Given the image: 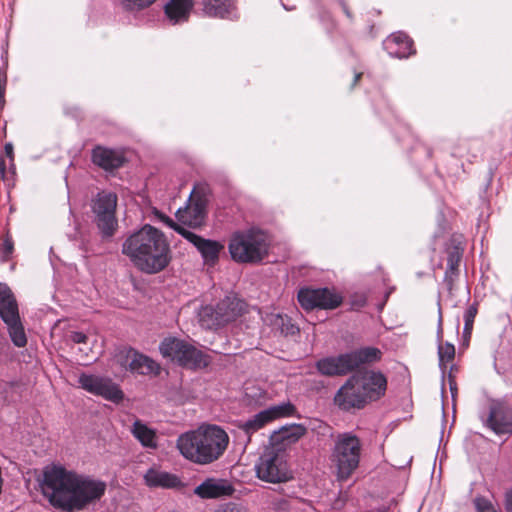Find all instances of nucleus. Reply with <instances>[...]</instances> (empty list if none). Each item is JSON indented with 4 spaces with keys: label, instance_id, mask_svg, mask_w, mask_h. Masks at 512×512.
Masks as SVG:
<instances>
[{
    "label": "nucleus",
    "instance_id": "obj_5",
    "mask_svg": "<svg viewBox=\"0 0 512 512\" xmlns=\"http://www.w3.org/2000/svg\"><path fill=\"white\" fill-rule=\"evenodd\" d=\"M380 354L381 352L377 348L365 347L337 356L321 358L316 362L315 367L323 376H344L363 364L377 361L380 358Z\"/></svg>",
    "mask_w": 512,
    "mask_h": 512
},
{
    "label": "nucleus",
    "instance_id": "obj_28",
    "mask_svg": "<svg viewBox=\"0 0 512 512\" xmlns=\"http://www.w3.org/2000/svg\"><path fill=\"white\" fill-rule=\"evenodd\" d=\"M131 432L133 436L146 448L155 449L157 447L156 431L149 428L140 420L133 423Z\"/></svg>",
    "mask_w": 512,
    "mask_h": 512
},
{
    "label": "nucleus",
    "instance_id": "obj_16",
    "mask_svg": "<svg viewBox=\"0 0 512 512\" xmlns=\"http://www.w3.org/2000/svg\"><path fill=\"white\" fill-rule=\"evenodd\" d=\"M177 448L181 455L191 462L201 465L209 464L205 451L202 449L200 434L197 430L180 435L177 439Z\"/></svg>",
    "mask_w": 512,
    "mask_h": 512
},
{
    "label": "nucleus",
    "instance_id": "obj_35",
    "mask_svg": "<svg viewBox=\"0 0 512 512\" xmlns=\"http://www.w3.org/2000/svg\"><path fill=\"white\" fill-rule=\"evenodd\" d=\"M175 231L182 235L189 242H191L195 247L202 240V237L198 236L197 234L191 232L190 230L186 229L181 225H175Z\"/></svg>",
    "mask_w": 512,
    "mask_h": 512
},
{
    "label": "nucleus",
    "instance_id": "obj_19",
    "mask_svg": "<svg viewBox=\"0 0 512 512\" xmlns=\"http://www.w3.org/2000/svg\"><path fill=\"white\" fill-rule=\"evenodd\" d=\"M234 488L228 480L207 478L194 489V494L202 499H214L230 496Z\"/></svg>",
    "mask_w": 512,
    "mask_h": 512
},
{
    "label": "nucleus",
    "instance_id": "obj_14",
    "mask_svg": "<svg viewBox=\"0 0 512 512\" xmlns=\"http://www.w3.org/2000/svg\"><path fill=\"white\" fill-rule=\"evenodd\" d=\"M78 382L89 393L101 396L114 403H119L124 398V394L119 386L108 378L81 374Z\"/></svg>",
    "mask_w": 512,
    "mask_h": 512
},
{
    "label": "nucleus",
    "instance_id": "obj_26",
    "mask_svg": "<svg viewBox=\"0 0 512 512\" xmlns=\"http://www.w3.org/2000/svg\"><path fill=\"white\" fill-rule=\"evenodd\" d=\"M203 12L211 17H231L235 9L234 0H202Z\"/></svg>",
    "mask_w": 512,
    "mask_h": 512
},
{
    "label": "nucleus",
    "instance_id": "obj_20",
    "mask_svg": "<svg viewBox=\"0 0 512 512\" xmlns=\"http://www.w3.org/2000/svg\"><path fill=\"white\" fill-rule=\"evenodd\" d=\"M384 47L391 56L397 58H406L414 53L412 39L402 32L391 34L384 41Z\"/></svg>",
    "mask_w": 512,
    "mask_h": 512
},
{
    "label": "nucleus",
    "instance_id": "obj_12",
    "mask_svg": "<svg viewBox=\"0 0 512 512\" xmlns=\"http://www.w3.org/2000/svg\"><path fill=\"white\" fill-rule=\"evenodd\" d=\"M197 432L200 434L201 446L205 451L208 463L218 460L228 447V434L216 425L200 427Z\"/></svg>",
    "mask_w": 512,
    "mask_h": 512
},
{
    "label": "nucleus",
    "instance_id": "obj_34",
    "mask_svg": "<svg viewBox=\"0 0 512 512\" xmlns=\"http://www.w3.org/2000/svg\"><path fill=\"white\" fill-rule=\"evenodd\" d=\"M474 505L477 512H497L494 504L485 497H476Z\"/></svg>",
    "mask_w": 512,
    "mask_h": 512
},
{
    "label": "nucleus",
    "instance_id": "obj_13",
    "mask_svg": "<svg viewBox=\"0 0 512 512\" xmlns=\"http://www.w3.org/2000/svg\"><path fill=\"white\" fill-rule=\"evenodd\" d=\"M298 301L305 310L335 309L341 304L342 298L328 288H303L298 292Z\"/></svg>",
    "mask_w": 512,
    "mask_h": 512
},
{
    "label": "nucleus",
    "instance_id": "obj_23",
    "mask_svg": "<svg viewBox=\"0 0 512 512\" xmlns=\"http://www.w3.org/2000/svg\"><path fill=\"white\" fill-rule=\"evenodd\" d=\"M216 311L221 326L235 320L244 309V303L234 297H225L216 304Z\"/></svg>",
    "mask_w": 512,
    "mask_h": 512
},
{
    "label": "nucleus",
    "instance_id": "obj_42",
    "mask_svg": "<svg viewBox=\"0 0 512 512\" xmlns=\"http://www.w3.org/2000/svg\"><path fill=\"white\" fill-rule=\"evenodd\" d=\"M362 76V73H356L353 81V86L357 84V82L360 80Z\"/></svg>",
    "mask_w": 512,
    "mask_h": 512
},
{
    "label": "nucleus",
    "instance_id": "obj_27",
    "mask_svg": "<svg viewBox=\"0 0 512 512\" xmlns=\"http://www.w3.org/2000/svg\"><path fill=\"white\" fill-rule=\"evenodd\" d=\"M462 258V253L458 248H453L448 252L447 268L444 276V284L449 292L454 288V284L459 277V264Z\"/></svg>",
    "mask_w": 512,
    "mask_h": 512
},
{
    "label": "nucleus",
    "instance_id": "obj_21",
    "mask_svg": "<svg viewBox=\"0 0 512 512\" xmlns=\"http://www.w3.org/2000/svg\"><path fill=\"white\" fill-rule=\"evenodd\" d=\"M124 160L121 153L112 149L97 146L92 151L93 163L106 171H113L120 168Z\"/></svg>",
    "mask_w": 512,
    "mask_h": 512
},
{
    "label": "nucleus",
    "instance_id": "obj_22",
    "mask_svg": "<svg viewBox=\"0 0 512 512\" xmlns=\"http://www.w3.org/2000/svg\"><path fill=\"white\" fill-rule=\"evenodd\" d=\"M146 485L149 487L178 488L182 486L181 480L174 474L152 467L144 475Z\"/></svg>",
    "mask_w": 512,
    "mask_h": 512
},
{
    "label": "nucleus",
    "instance_id": "obj_40",
    "mask_svg": "<svg viewBox=\"0 0 512 512\" xmlns=\"http://www.w3.org/2000/svg\"><path fill=\"white\" fill-rule=\"evenodd\" d=\"M5 153L8 157L12 158L13 155V146L11 143L5 144Z\"/></svg>",
    "mask_w": 512,
    "mask_h": 512
},
{
    "label": "nucleus",
    "instance_id": "obj_17",
    "mask_svg": "<svg viewBox=\"0 0 512 512\" xmlns=\"http://www.w3.org/2000/svg\"><path fill=\"white\" fill-rule=\"evenodd\" d=\"M120 363L127 367L131 372L141 375H158L160 373V366L158 363L133 349H128L126 351L125 357L120 360Z\"/></svg>",
    "mask_w": 512,
    "mask_h": 512
},
{
    "label": "nucleus",
    "instance_id": "obj_38",
    "mask_svg": "<svg viewBox=\"0 0 512 512\" xmlns=\"http://www.w3.org/2000/svg\"><path fill=\"white\" fill-rule=\"evenodd\" d=\"M13 251V243L9 240H5L4 242V253L11 254Z\"/></svg>",
    "mask_w": 512,
    "mask_h": 512
},
{
    "label": "nucleus",
    "instance_id": "obj_31",
    "mask_svg": "<svg viewBox=\"0 0 512 512\" xmlns=\"http://www.w3.org/2000/svg\"><path fill=\"white\" fill-rule=\"evenodd\" d=\"M477 315V306L470 305L464 313V329L463 337L466 341H469L473 329L475 317Z\"/></svg>",
    "mask_w": 512,
    "mask_h": 512
},
{
    "label": "nucleus",
    "instance_id": "obj_6",
    "mask_svg": "<svg viewBox=\"0 0 512 512\" xmlns=\"http://www.w3.org/2000/svg\"><path fill=\"white\" fill-rule=\"evenodd\" d=\"M361 451V441L355 434L345 432L335 437L330 459L338 480L345 481L356 471Z\"/></svg>",
    "mask_w": 512,
    "mask_h": 512
},
{
    "label": "nucleus",
    "instance_id": "obj_39",
    "mask_svg": "<svg viewBox=\"0 0 512 512\" xmlns=\"http://www.w3.org/2000/svg\"><path fill=\"white\" fill-rule=\"evenodd\" d=\"M438 337H442V313L441 309H439V319H438Z\"/></svg>",
    "mask_w": 512,
    "mask_h": 512
},
{
    "label": "nucleus",
    "instance_id": "obj_32",
    "mask_svg": "<svg viewBox=\"0 0 512 512\" xmlns=\"http://www.w3.org/2000/svg\"><path fill=\"white\" fill-rule=\"evenodd\" d=\"M126 11H140L155 3L157 0H119Z\"/></svg>",
    "mask_w": 512,
    "mask_h": 512
},
{
    "label": "nucleus",
    "instance_id": "obj_1",
    "mask_svg": "<svg viewBox=\"0 0 512 512\" xmlns=\"http://www.w3.org/2000/svg\"><path fill=\"white\" fill-rule=\"evenodd\" d=\"M41 489L54 507L73 512L100 499L105 493L106 484L79 476L60 466H52L44 470Z\"/></svg>",
    "mask_w": 512,
    "mask_h": 512
},
{
    "label": "nucleus",
    "instance_id": "obj_41",
    "mask_svg": "<svg viewBox=\"0 0 512 512\" xmlns=\"http://www.w3.org/2000/svg\"><path fill=\"white\" fill-rule=\"evenodd\" d=\"M507 510L512 512V492L508 495L507 498Z\"/></svg>",
    "mask_w": 512,
    "mask_h": 512
},
{
    "label": "nucleus",
    "instance_id": "obj_8",
    "mask_svg": "<svg viewBox=\"0 0 512 512\" xmlns=\"http://www.w3.org/2000/svg\"><path fill=\"white\" fill-rule=\"evenodd\" d=\"M117 203L116 193L107 190L99 191L91 199L90 207L94 222L103 237H112L118 228Z\"/></svg>",
    "mask_w": 512,
    "mask_h": 512
},
{
    "label": "nucleus",
    "instance_id": "obj_24",
    "mask_svg": "<svg viewBox=\"0 0 512 512\" xmlns=\"http://www.w3.org/2000/svg\"><path fill=\"white\" fill-rule=\"evenodd\" d=\"M193 7L192 0H170L165 5V14L173 23L187 21Z\"/></svg>",
    "mask_w": 512,
    "mask_h": 512
},
{
    "label": "nucleus",
    "instance_id": "obj_3",
    "mask_svg": "<svg viewBox=\"0 0 512 512\" xmlns=\"http://www.w3.org/2000/svg\"><path fill=\"white\" fill-rule=\"evenodd\" d=\"M386 387L387 380L382 373L359 371L340 387L334 402L343 411L362 409L369 401L384 395Z\"/></svg>",
    "mask_w": 512,
    "mask_h": 512
},
{
    "label": "nucleus",
    "instance_id": "obj_18",
    "mask_svg": "<svg viewBox=\"0 0 512 512\" xmlns=\"http://www.w3.org/2000/svg\"><path fill=\"white\" fill-rule=\"evenodd\" d=\"M486 425L497 434L512 433V406L500 403L491 406Z\"/></svg>",
    "mask_w": 512,
    "mask_h": 512
},
{
    "label": "nucleus",
    "instance_id": "obj_11",
    "mask_svg": "<svg viewBox=\"0 0 512 512\" xmlns=\"http://www.w3.org/2000/svg\"><path fill=\"white\" fill-rule=\"evenodd\" d=\"M208 202V189L205 186L194 187L186 207L177 211L178 220L189 227L201 226L206 218Z\"/></svg>",
    "mask_w": 512,
    "mask_h": 512
},
{
    "label": "nucleus",
    "instance_id": "obj_10",
    "mask_svg": "<svg viewBox=\"0 0 512 512\" xmlns=\"http://www.w3.org/2000/svg\"><path fill=\"white\" fill-rule=\"evenodd\" d=\"M257 477L265 482L281 483L292 478L283 453L275 450L265 451L256 464Z\"/></svg>",
    "mask_w": 512,
    "mask_h": 512
},
{
    "label": "nucleus",
    "instance_id": "obj_25",
    "mask_svg": "<svg viewBox=\"0 0 512 512\" xmlns=\"http://www.w3.org/2000/svg\"><path fill=\"white\" fill-rule=\"evenodd\" d=\"M307 432L305 426L301 424H292L283 426L278 431H275L271 438L274 442H281L283 445H290L297 442Z\"/></svg>",
    "mask_w": 512,
    "mask_h": 512
},
{
    "label": "nucleus",
    "instance_id": "obj_30",
    "mask_svg": "<svg viewBox=\"0 0 512 512\" xmlns=\"http://www.w3.org/2000/svg\"><path fill=\"white\" fill-rule=\"evenodd\" d=\"M198 318L201 326L205 329H214L221 326L215 306L207 305L202 307L199 310Z\"/></svg>",
    "mask_w": 512,
    "mask_h": 512
},
{
    "label": "nucleus",
    "instance_id": "obj_37",
    "mask_svg": "<svg viewBox=\"0 0 512 512\" xmlns=\"http://www.w3.org/2000/svg\"><path fill=\"white\" fill-rule=\"evenodd\" d=\"M156 215L168 227L173 228L175 230V225H178V224L175 223L171 218H169L168 216H166L165 214L160 213V212H157Z\"/></svg>",
    "mask_w": 512,
    "mask_h": 512
},
{
    "label": "nucleus",
    "instance_id": "obj_2",
    "mask_svg": "<svg viewBox=\"0 0 512 512\" xmlns=\"http://www.w3.org/2000/svg\"><path fill=\"white\" fill-rule=\"evenodd\" d=\"M169 244L164 234L146 224L130 235L122 245V253L141 271L157 273L170 262Z\"/></svg>",
    "mask_w": 512,
    "mask_h": 512
},
{
    "label": "nucleus",
    "instance_id": "obj_43",
    "mask_svg": "<svg viewBox=\"0 0 512 512\" xmlns=\"http://www.w3.org/2000/svg\"><path fill=\"white\" fill-rule=\"evenodd\" d=\"M4 170H5V164H4V160H0V171L1 173H4Z\"/></svg>",
    "mask_w": 512,
    "mask_h": 512
},
{
    "label": "nucleus",
    "instance_id": "obj_4",
    "mask_svg": "<svg viewBox=\"0 0 512 512\" xmlns=\"http://www.w3.org/2000/svg\"><path fill=\"white\" fill-rule=\"evenodd\" d=\"M228 250L235 262L256 264L268 255L269 240L266 233L258 228L240 230L231 235Z\"/></svg>",
    "mask_w": 512,
    "mask_h": 512
},
{
    "label": "nucleus",
    "instance_id": "obj_9",
    "mask_svg": "<svg viewBox=\"0 0 512 512\" xmlns=\"http://www.w3.org/2000/svg\"><path fill=\"white\" fill-rule=\"evenodd\" d=\"M0 318L6 324L13 344L19 348L27 344V337L20 319L18 304L11 289L0 283Z\"/></svg>",
    "mask_w": 512,
    "mask_h": 512
},
{
    "label": "nucleus",
    "instance_id": "obj_15",
    "mask_svg": "<svg viewBox=\"0 0 512 512\" xmlns=\"http://www.w3.org/2000/svg\"><path fill=\"white\" fill-rule=\"evenodd\" d=\"M294 406L290 403L272 406L260 411L252 418L243 422L239 427L247 434L251 435L263 428L267 423L284 416L292 415Z\"/></svg>",
    "mask_w": 512,
    "mask_h": 512
},
{
    "label": "nucleus",
    "instance_id": "obj_29",
    "mask_svg": "<svg viewBox=\"0 0 512 512\" xmlns=\"http://www.w3.org/2000/svg\"><path fill=\"white\" fill-rule=\"evenodd\" d=\"M196 248L201 253L205 262L213 264L218 260L219 253L224 246L217 241L202 238Z\"/></svg>",
    "mask_w": 512,
    "mask_h": 512
},
{
    "label": "nucleus",
    "instance_id": "obj_36",
    "mask_svg": "<svg viewBox=\"0 0 512 512\" xmlns=\"http://www.w3.org/2000/svg\"><path fill=\"white\" fill-rule=\"evenodd\" d=\"M70 339L72 342L80 344L87 341V336L82 332H72Z\"/></svg>",
    "mask_w": 512,
    "mask_h": 512
},
{
    "label": "nucleus",
    "instance_id": "obj_33",
    "mask_svg": "<svg viewBox=\"0 0 512 512\" xmlns=\"http://www.w3.org/2000/svg\"><path fill=\"white\" fill-rule=\"evenodd\" d=\"M439 361L440 365H443L444 362H450L454 359L455 356V348L452 344L446 343L445 345H440L438 349Z\"/></svg>",
    "mask_w": 512,
    "mask_h": 512
},
{
    "label": "nucleus",
    "instance_id": "obj_7",
    "mask_svg": "<svg viewBox=\"0 0 512 512\" xmlns=\"http://www.w3.org/2000/svg\"><path fill=\"white\" fill-rule=\"evenodd\" d=\"M163 357L176 361L179 365L191 369L207 367L209 357L192 344L175 338H165L159 346Z\"/></svg>",
    "mask_w": 512,
    "mask_h": 512
}]
</instances>
